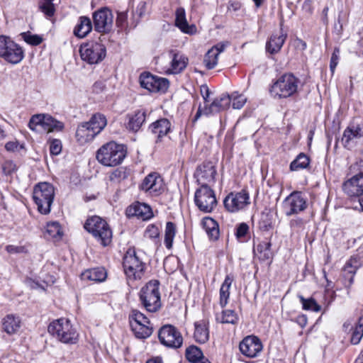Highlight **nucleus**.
I'll list each match as a JSON object with an SVG mask.
<instances>
[{"label": "nucleus", "mask_w": 363, "mask_h": 363, "mask_svg": "<svg viewBox=\"0 0 363 363\" xmlns=\"http://www.w3.org/2000/svg\"><path fill=\"white\" fill-rule=\"evenodd\" d=\"M238 319V315L233 310H225L216 315L217 321L221 323L235 324Z\"/></svg>", "instance_id": "nucleus-42"}, {"label": "nucleus", "mask_w": 363, "mask_h": 363, "mask_svg": "<svg viewBox=\"0 0 363 363\" xmlns=\"http://www.w3.org/2000/svg\"><path fill=\"white\" fill-rule=\"evenodd\" d=\"M86 123H88L89 126L93 128L96 133L99 134L106 127L107 121L104 115L96 113Z\"/></svg>", "instance_id": "nucleus-35"}, {"label": "nucleus", "mask_w": 363, "mask_h": 363, "mask_svg": "<svg viewBox=\"0 0 363 363\" xmlns=\"http://www.w3.org/2000/svg\"><path fill=\"white\" fill-rule=\"evenodd\" d=\"M92 28L93 24L91 18L88 16H82L78 18L73 30V34L78 38H84L91 33Z\"/></svg>", "instance_id": "nucleus-24"}, {"label": "nucleus", "mask_w": 363, "mask_h": 363, "mask_svg": "<svg viewBox=\"0 0 363 363\" xmlns=\"http://www.w3.org/2000/svg\"><path fill=\"white\" fill-rule=\"evenodd\" d=\"M194 201L198 208L206 213L212 212L217 206L215 192L208 186H201L196 191Z\"/></svg>", "instance_id": "nucleus-12"}, {"label": "nucleus", "mask_w": 363, "mask_h": 363, "mask_svg": "<svg viewBox=\"0 0 363 363\" xmlns=\"http://www.w3.org/2000/svg\"><path fill=\"white\" fill-rule=\"evenodd\" d=\"M123 267L126 276L133 280L140 279L145 269V264L133 248L128 249L125 254Z\"/></svg>", "instance_id": "nucleus-7"}, {"label": "nucleus", "mask_w": 363, "mask_h": 363, "mask_svg": "<svg viewBox=\"0 0 363 363\" xmlns=\"http://www.w3.org/2000/svg\"><path fill=\"white\" fill-rule=\"evenodd\" d=\"M16 169V164L11 160L6 161L2 164L3 172L6 175L12 174Z\"/></svg>", "instance_id": "nucleus-59"}, {"label": "nucleus", "mask_w": 363, "mask_h": 363, "mask_svg": "<svg viewBox=\"0 0 363 363\" xmlns=\"http://www.w3.org/2000/svg\"><path fill=\"white\" fill-rule=\"evenodd\" d=\"M64 128L63 123L57 121L50 115L46 114L44 121L43 130L49 132L61 131Z\"/></svg>", "instance_id": "nucleus-37"}, {"label": "nucleus", "mask_w": 363, "mask_h": 363, "mask_svg": "<svg viewBox=\"0 0 363 363\" xmlns=\"http://www.w3.org/2000/svg\"><path fill=\"white\" fill-rule=\"evenodd\" d=\"M127 13L126 12H120L118 13L116 18V24L119 27H123L126 21H127Z\"/></svg>", "instance_id": "nucleus-61"}, {"label": "nucleus", "mask_w": 363, "mask_h": 363, "mask_svg": "<svg viewBox=\"0 0 363 363\" xmlns=\"http://www.w3.org/2000/svg\"><path fill=\"white\" fill-rule=\"evenodd\" d=\"M202 225L208 238L212 240H217L219 238V227L218 223L210 217L202 220Z\"/></svg>", "instance_id": "nucleus-29"}, {"label": "nucleus", "mask_w": 363, "mask_h": 363, "mask_svg": "<svg viewBox=\"0 0 363 363\" xmlns=\"http://www.w3.org/2000/svg\"><path fill=\"white\" fill-rule=\"evenodd\" d=\"M93 26L98 33H108L113 27V16L107 7L98 9L92 13Z\"/></svg>", "instance_id": "nucleus-13"}, {"label": "nucleus", "mask_w": 363, "mask_h": 363, "mask_svg": "<svg viewBox=\"0 0 363 363\" xmlns=\"http://www.w3.org/2000/svg\"><path fill=\"white\" fill-rule=\"evenodd\" d=\"M339 60H340V49L338 48H335L332 54L331 59H330V69L332 74H333L335 72V69L339 62Z\"/></svg>", "instance_id": "nucleus-55"}, {"label": "nucleus", "mask_w": 363, "mask_h": 363, "mask_svg": "<svg viewBox=\"0 0 363 363\" xmlns=\"http://www.w3.org/2000/svg\"><path fill=\"white\" fill-rule=\"evenodd\" d=\"M363 337V315L360 316L351 337V342L353 345L359 343Z\"/></svg>", "instance_id": "nucleus-46"}, {"label": "nucleus", "mask_w": 363, "mask_h": 363, "mask_svg": "<svg viewBox=\"0 0 363 363\" xmlns=\"http://www.w3.org/2000/svg\"><path fill=\"white\" fill-rule=\"evenodd\" d=\"M286 38L287 34L284 33L282 29H280L279 33H273L267 41L266 51L271 55L278 53L281 50Z\"/></svg>", "instance_id": "nucleus-22"}, {"label": "nucleus", "mask_w": 363, "mask_h": 363, "mask_svg": "<svg viewBox=\"0 0 363 363\" xmlns=\"http://www.w3.org/2000/svg\"><path fill=\"white\" fill-rule=\"evenodd\" d=\"M219 52L216 48H211L204 56L203 63L208 69H213L218 64Z\"/></svg>", "instance_id": "nucleus-40"}, {"label": "nucleus", "mask_w": 363, "mask_h": 363, "mask_svg": "<svg viewBox=\"0 0 363 363\" xmlns=\"http://www.w3.org/2000/svg\"><path fill=\"white\" fill-rule=\"evenodd\" d=\"M84 228L103 246H107L111 243L112 230L104 218L98 216L89 217L86 220Z\"/></svg>", "instance_id": "nucleus-2"}, {"label": "nucleus", "mask_w": 363, "mask_h": 363, "mask_svg": "<svg viewBox=\"0 0 363 363\" xmlns=\"http://www.w3.org/2000/svg\"><path fill=\"white\" fill-rule=\"evenodd\" d=\"M362 137L363 125L352 123L344 130L342 143L345 147L350 149Z\"/></svg>", "instance_id": "nucleus-21"}, {"label": "nucleus", "mask_w": 363, "mask_h": 363, "mask_svg": "<svg viewBox=\"0 0 363 363\" xmlns=\"http://www.w3.org/2000/svg\"><path fill=\"white\" fill-rule=\"evenodd\" d=\"M305 199L298 192L291 194L284 201V207L286 216L298 213L306 208Z\"/></svg>", "instance_id": "nucleus-19"}, {"label": "nucleus", "mask_w": 363, "mask_h": 363, "mask_svg": "<svg viewBox=\"0 0 363 363\" xmlns=\"http://www.w3.org/2000/svg\"><path fill=\"white\" fill-rule=\"evenodd\" d=\"M0 57L9 63L16 65L23 59L24 51L11 38L0 35Z\"/></svg>", "instance_id": "nucleus-8"}, {"label": "nucleus", "mask_w": 363, "mask_h": 363, "mask_svg": "<svg viewBox=\"0 0 363 363\" xmlns=\"http://www.w3.org/2000/svg\"><path fill=\"white\" fill-rule=\"evenodd\" d=\"M55 0H40L38 2L39 10L44 13L47 18L52 17L55 13Z\"/></svg>", "instance_id": "nucleus-39"}, {"label": "nucleus", "mask_w": 363, "mask_h": 363, "mask_svg": "<svg viewBox=\"0 0 363 363\" xmlns=\"http://www.w3.org/2000/svg\"><path fill=\"white\" fill-rule=\"evenodd\" d=\"M140 189L153 196L160 195L164 189L163 179L158 173L152 172L144 178Z\"/></svg>", "instance_id": "nucleus-17"}, {"label": "nucleus", "mask_w": 363, "mask_h": 363, "mask_svg": "<svg viewBox=\"0 0 363 363\" xmlns=\"http://www.w3.org/2000/svg\"><path fill=\"white\" fill-rule=\"evenodd\" d=\"M134 212L133 215L141 218L143 220H147L152 217V213L149 206L145 203H137L133 208Z\"/></svg>", "instance_id": "nucleus-38"}, {"label": "nucleus", "mask_w": 363, "mask_h": 363, "mask_svg": "<svg viewBox=\"0 0 363 363\" xmlns=\"http://www.w3.org/2000/svg\"><path fill=\"white\" fill-rule=\"evenodd\" d=\"M172 57L170 67L166 71L167 74H176L182 72L187 66L189 60L182 54L171 52Z\"/></svg>", "instance_id": "nucleus-25"}, {"label": "nucleus", "mask_w": 363, "mask_h": 363, "mask_svg": "<svg viewBox=\"0 0 363 363\" xmlns=\"http://www.w3.org/2000/svg\"><path fill=\"white\" fill-rule=\"evenodd\" d=\"M48 332L65 344H75L78 340V333L67 318H60L52 321L48 326Z\"/></svg>", "instance_id": "nucleus-3"}, {"label": "nucleus", "mask_w": 363, "mask_h": 363, "mask_svg": "<svg viewBox=\"0 0 363 363\" xmlns=\"http://www.w3.org/2000/svg\"><path fill=\"white\" fill-rule=\"evenodd\" d=\"M54 196L55 189L50 183L40 182L34 186L33 198L40 213L47 215L50 212Z\"/></svg>", "instance_id": "nucleus-5"}, {"label": "nucleus", "mask_w": 363, "mask_h": 363, "mask_svg": "<svg viewBox=\"0 0 363 363\" xmlns=\"http://www.w3.org/2000/svg\"><path fill=\"white\" fill-rule=\"evenodd\" d=\"M345 194L351 198H357L352 208L359 211H363V172H360L345 181L342 186Z\"/></svg>", "instance_id": "nucleus-9"}, {"label": "nucleus", "mask_w": 363, "mask_h": 363, "mask_svg": "<svg viewBox=\"0 0 363 363\" xmlns=\"http://www.w3.org/2000/svg\"><path fill=\"white\" fill-rule=\"evenodd\" d=\"M125 157L124 147L115 142H109L102 145L96 152V160L107 167L116 166L122 162Z\"/></svg>", "instance_id": "nucleus-1"}, {"label": "nucleus", "mask_w": 363, "mask_h": 363, "mask_svg": "<svg viewBox=\"0 0 363 363\" xmlns=\"http://www.w3.org/2000/svg\"><path fill=\"white\" fill-rule=\"evenodd\" d=\"M6 250L10 254L24 253L26 249L24 246L9 245L6 247Z\"/></svg>", "instance_id": "nucleus-60"}, {"label": "nucleus", "mask_w": 363, "mask_h": 363, "mask_svg": "<svg viewBox=\"0 0 363 363\" xmlns=\"http://www.w3.org/2000/svg\"><path fill=\"white\" fill-rule=\"evenodd\" d=\"M240 352L247 357L253 358L258 355L262 350V344L256 336H247L239 345Z\"/></svg>", "instance_id": "nucleus-18"}, {"label": "nucleus", "mask_w": 363, "mask_h": 363, "mask_svg": "<svg viewBox=\"0 0 363 363\" xmlns=\"http://www.w3.org/2000/svg\"><path fill=\"white\" fill-rule=\"evenodd\" d=\"M146 114L145 111H138L134 115L129 116V121L127 125V128L129 130L136 132L138 131L143 123L145 121Z\"/></svg>", "instance_id": "nucleus-33"}, {"label": "nucleus", "mask_w": 363, "mask_h": 363, "mask_svg": "<svg viewBox=\"0 0 363 363\" xmlns=\"http://www.w3.org/2000/svg\"><path fill=\"white\" fill-rule=\"evenodd\" d=\"M176 234V225L172 222H167L164 232V245L170 250L172 247L173 240Z\"/></svg>", "instance_id": "nucleus-41"}, {"label": "nucleus", "mask_w": 363, "mask_h": 363, "mask_svg": "<svg viewBox=\"0 0 363 363\" xmlns=\"http://www.w3.org/2000/svg\"><path fill=\"white\" fill-rule=\"evenodd\" d=\"M216 170L211 162H206L199 165L194 173V177L201 186H208L215 182Z\"/></svg>", "instance_id": "nucleus-20"}, {"label": "nucleus", "mask_w": 363, "mask_h": 363, "mask_svg": "<svg viewBox=\"0 0 363 363\" xmlns=\"http://www.w3.org/2000/svg\"><path fill=\"white\" fill-rule=\"evenodd\" d=\"M298 298L302 303L303 309L318 312L321 307L316 303L314 298H305L302 295H298Z\"/></svg>", "instance_id": "nucleus-48"}, {"label": "nucleus", "mask_w": 363, "mask_h": 363, "mask_svg": "<svg viewBox=\"0 0 363 363\" xmlns=\"http://www.w3.org/2000/svg\"><path fill=\"white\" fill-rule=\"evenodd\" d=\"M249 226L245 223H242L238 225L236 228L235 235L236 238L239 240L245 237V235L248 233Z\"/></svg>", "instance_id": "nucleus-57"}, {"label": "nucleus", "mask_w": 363, "mask_h": 363, "mask_svg": "<svg viewBox=\"0 0 363 363\" xmlns=\"http://www.w3.org/2000/svg\"><path fill=\"white\" fill-rule=\"evenodd\" d=\"M363 337V315L360 316L351 337V342L353 345L359 343Z\"/></svg>", "instance_id": "nucleus-47"}, {"label": "nucleus", "mask_w": 363, "mask_h": 363, "mask_svg": "<svg viewBox=\"0 0 363 363\" xmlns=\"http://www.w3.org/2000/svg\"><path fill=\"white\" fill-rule=\"evenodd\" d=\"M50 153L54 155H57L62 150V143L60 140L55 139L50 142Z\"/></svg>", "instance_id": "nucleus-58"}, {"label": "nucleus", "mask_w": 363, "mask_h": 363, "mask_svg": "<svg viewBox=\"0 0 363 363\" xmlns=\"http://www.w3.org/2000/svg\"><path fill=\"white\" fill-rule=\"evenodd\" d=\"M234 278L230 274H228L220 289V301L221 308H224L228 303L230 298V289Z\"/></svg>", "instance_id": "nucleus-32"}, {"label": "nucleus", "mask_w": 363, "mask_h": 363, "mask_svg": "<svg viewBox=\"0 0 363 363\" xmlns=\"http://www.w3.org/2000/svg\"><path fill=\"white\" fill-rule=\"evenodd\" d=\"M106 278V272L104 268L97 267L86 270L82 274L83 280H89L96 282H101Z\"/></svg>", "instance_id": "nucleus-31"}, {"label": "nucleus", "mask_w": 363, "mask_h": 363, "mask_svg": "<svg viewBox=\"0 0 363 363\" xmlns=\"http://www.w3.org/2000/svg\"><path fill=\"white\" fill-rule=\"evenodd\" d=\"M201 94L204 100L205 104L208 102V99L210 96V90L206 85H202L200 88Z\"/></svg>", "instance_id": "nucleus-62"}, {"label": "nucleus", "mask_w": 363, "mask_h": 363, "mask_svg": "<svg viewBox=\"0 0 363 363\" xmlns=\"http://www.w3.org/2000/svg\"><path fill=\"white\" fill-rule=\"evenodd\" d=\"M21 35L24 41L30 45L36 46L43 42V38L40 35L32 34L30 32L23 33Z\"/></svg>", "instance_id": "nucleus-51"}, {"label": "nucleus", "mask_w": 363, "mask_h": 363, "mask_svg": "<svg viewBox=\"0 0 363 363\" xmlns=\"http://www.w3.org/2000/svg\"><path fill=\"white\" fill-rule=\"evenodd\" d=\"M160 342L166 347L179 348L183 342V337L180 332L171 325H164L158 333Z\"/></svg>", "instance_id": "nucleus-16"}, {"label": "nucleus", "mask_w": 363, "mask_h": 363, "mask_svg": "<svg viewBox=\"0 0 363 363\" xmlns=\"http://www.w3.org/2000/svg\"><path fill=\"white\" fill-rule=\"evenodd\" d=\"M79 53L82 60L93 65L98 64L104 59L106 50L101 43L90 41L80 46Z\"/></svg>", "instance_id": "nucleus-11"}, {"label": "nucleus", "mask_w": 363, "mask_h": 363, "mask_svg": "<svg viewBox=\"0 0 363 363\" xmlns=\"http://www.w3.org/2000/svg\"><path fill=\"white\" fill-rule=\"evenodd\" d=\"M270 247L271 242L269 241H262L257 245L256 248L255 249V252L257 253L260 259H269L272 257V252Z\"/></svg>", "instance_id": "nucleus-36"}, {"label": "nucleus", "mask_w": 363, "mask_h": 363, "mask_svg": "<svg viewBox=\"0 0 363 363\" xmlns=\"http://www.w3.org/2000/svg\"><path fill=\"white\" fill-rule=\"evenodd\" d=\"M45 116L46 114H36L33 116L29 121L28 127L34 131H38V126L43 128Z\"/></svg>", "instance_id": "nucleus-50"}, {"label": "nucleus", "mask_w": 363, "mask_h": 363, "mask_svg": "<svg viewBox=\"0 0 363 363\" xmlns=\"http://www.w3.org/2000/svg\"><path fill=\"white\" fill-rule=\"evenodd\" d=\"M150 129L157 136V140H160L170 131L171 123L167 118H162L152 123Z\"/></svg>", "instance_id": "nucleus-28"}, {"label": "nucleus", "mask_w": 363, "mask_h": 363, "mask_svg": "<svg viewBox=\"0 0 363 363\" xmlns=\"http://www.w3.org/2000/svg\"><path fill=\"white\" fill-rule=\"evenodd\" d=\"M250 196L245 190L230 193L223 201L225 209L230 213H236L250 204Z\"/></svg>", "instance_id": "nucleus-14"}, {"label": "nucleus", "mask_w": 363, "mask_h": 363, "mask_svg": "<svg viewBox=\"0 0 363 363\" xmlns=\"http://www.w3.org/2000/svg\"><path fill=\"white\" fill-rule=\"evenodd\" d=\"M309 158L303 153L299 154L291 163L290 169L298 171L306 168L309 165Z\"/></svg>", "instance_id": "nucleus-43"}, {"label": "nucleus", "mask_w": 363, "mask_h": 363, "mask_svg": "<svg viewBox=\"0 0 363 363\" xmlns=\"http://www.w3.org/2000/svg\"><path fill=\"white\" fill-rule=\"evenodd\" d=\"M300 80L292 74L281 76L272 86L271 93L279 98H287L297 92Z\"/></svg>", "instance_id": "nucleus-6"}, {"label": "nucleus", "mask_w": 363, "mask_h": 363, "mask_svg": "<svg viewBox=\"0 0 363 363\" xmlns=\"http://www.w3.org/2000/svg\"><path fill=\"white\" fill-rule=\"evenodd\" d=\"M241 7V4L239 1H230L229 3V5L228 6V11H238Z\"/></svg>", "instance_id": "nucleus-63"}, {"label": "nucleus", "mask_w": 363, "mask_h": 363, "mask_svg": "<svg viewBox=\"0 0 363 363\" xmlns=\"http://www.w3.org/2000/svg\"><path fill=\"white\" fill-rule=\"evenodd\" d=\"M96 135L86 122L80 124L76 131V138L81 145L91 141Z\"/></svg>", "instance_id": "nucleus-26"}, {"label": "nucleus", "mask_w": 363, "mask_h": 363, "mask_svg": "<svg viewBox=\"0 0 363 363\" xmlns=\"http://www.w3.org/2000/svg\"><path fill=\"white\" fill-rule=\"evenodd\" d=\"M46 233L56 240L61 239L63 235L61 226L57 221L50 222L47 224Z\"/></svg>", "instance_id": "nucleus-44"}, {"label": "nucleus", "mask_w": 363, "mask_h": 363, "mask_svg": "<svg viewBox=\"0 0 363 363\" xmlns=\"http://www.w3.org/2000/svg\"><path fill=\"white\" fill-rule=\"evenodd\" d=\"M144 236L152 240H157L160 237V230L155 225H149L147 226Z\"/></svg>", "instance_id": "nucleus-52"}, {"label": "nucleus", "mask_w": 363, "mask_h": 363, "mask_svg": "<svg viewBox=\"0 0 363 363\" xmlns=\"http://www.w3.org/2000/svg\"><path fill=\"white\" fill-rule=\"evenodd\" d=\"M185 355L186 359L191 363H195L203 356L201 350L194 345H191L186 348Z\"/></svg>", "instance_id": "nucleus-45"}, {"label": "nucleus", "mask_w": 363, "mask_h": 363, "mask_svg": "<svg viewBox=\"0 0 363 363\" xmlns=\"http://www.w3.org/2000/svg\"><path fill=\"white\" fill-rule=\"evenodd\" d=\"M358 261L356 259H350L344 267V272L345 274H354L357 269Z\"/></svg>", "instance_id": "nucleus-56"}, {"label": "nucleus", "mask_w": 363, "mask_h": 363, "mask_svg": "<svg viewBox=\"0 0 363 363\" xmlns=\"http://www.w3.org/2000/svg\"><path fill=\"white\" fill-rule=\"evenodd\" d=\"M272 222L267 219H262V220L259 222V228L262 230H268L269 229L272 228Z\"/></svg>", "instance_id": "nucleus-64"}, {"label": "nucleus", "mask_w": 363, "mask_h": 363, "mask_svg": "<svg viewBox=\"0 0 363 363\" xmlns=\"http://www.w3.org/2000/svg\"><path fill=\"white\" fill-rule=\"evenodd\" d=\"M128 177L126 171L123 168L115 169L110 176L111 181L113 182H120Z\"/></svg>", "instance_id": "nucleus-53"}, {"label": "nucleus", "mask_w": 363, "mask_h": 363, "mask_svg": "<svg viewBox=\"0 0 363 363\" xmlns=\"http://www.w3.org/2000/svg\"><path fill=\"white\" fill-rule=\"evenodd\" d=\"M230 97L231 98V101L233 100L232 106L233 108L235 109L241 108L246 102V98L245 97V96L241 94L238 95L235 94H233Z\"/></svg>", "instance_id": "nucleus-54"}, {"label": "nucleus", "mask_w": 363, "mask_h": 363, "mask_svg": "<svg viewBox=\"0 0 363 363\" xmlns=\"http://www.w3.org/2000/svg\"><path fill=\"white\" fill-rule=\"evenodd\" d=\"M140 300L147 311L155 313L159 311L162 306L159 281L151 280L142 287Z\"/></svg>", "instance_id": "nucleus-4"}, {"label": "nucleus", "mask_w": 363, "mask_h": 363, "mask_svg": "<svg viewBox=\"0 0 363 363\" xmlns=\"http://www.w3.org/2000/svg\"><path fill=\"white\" fill-rule=\"evenodd\" d=\"M147 10V4L145 1H140L135 10L133 13V18L134 21V25L133 26H136L137 24L139 23L140 19L143 18L146 13Z\"/></svg>", "instance_id": "nucleus-49"}, {"label": "nucleus", "mask_w": 363, "mask_h": 363, "mask_svg": "<svg viewBox=\"0 0 363 363\" xmlns=\"http://www.w3.org/2000/svg\"><path fill=\"white\" fill-rule=\"evenodd\" d=\"M194 337L196 342L205 343L209 338L208 328L204 321L195 323V331Z\"/></svg>", "instance_id": "nucleus-34"}, {"label": "nucleus", "mask_w": 363, "mask_h": 363, "mask_svg": "<svg viewBox=\"0 0 363 363\" xmlns=\"http://www.w3.org/2000/svg\"><path fill=\"white\" fill-rule=\"evenodd\" d=\"M4 330L9 335L16 333L21 328L20 318L13 315H7L2 320Z\"/></svg>", "instance_id": "nucleus-30"}, {"label": "nucleus", "mask_w": 363, "mask_h": 363, "mask_svg": "<svg viewBox=\"0 0 363 363\" xmlns=\"http://www.w3.org/2000/svg\"><path fill=\"white\" fill-rule=\"evenodd\" d=\"M175 25L184 33L193 34L196 32V27L193 25L189 26L186 18L184 9L180 7L175 12Z\"/></svg>", "instance_id": "nucleus-27"}, {"label": "nucleus", "mask_w": 363, "mask_h": 363, "mask_svg": "<svg viewBox=\"0 0 363 363\" xmlns=\"http://www.w3.org/2000/svg\"><path fill=\"white\" fill-rule=\"evenodd\" d=\"M230 102L231 98L230 96L223 94L215 99L211 104H205L204 115L214 114L223 111L230 106Z\"/></svg>", "instance_id": "nucleus-23"}, {"label": "nucleus", "mask_w": 363, "mask_h": 363, "mask_svg": "<svg viewBox=\"0 0 363 363\" xmlns=\"http://www.w3.org/2000/svg\"><path fill=\"white\" fill-rule=\"evenodd\" d=\"M131 329L136 337L145 339L152 333V326L149 319L138 310H132L129 315Z\"/></svg>", "instance_id": "nucleus-10"}, {"label": "nucleus", "mask_w": 363, "mask_h": 363, "mask_svg": "<svg viewBox=\"0 0 363 363\" xmlns=\"http://www.w3.org/2000/svg\"><path fill=\"white\" fill-rule=\"evenodd\" d=\"M140 84L143 88L154 93H164L169 84L168 79L152 75L149 72H143L140 74Z\"/></svg>", "instance_id": "nucleus-15"}]
</instances>
